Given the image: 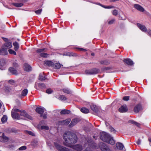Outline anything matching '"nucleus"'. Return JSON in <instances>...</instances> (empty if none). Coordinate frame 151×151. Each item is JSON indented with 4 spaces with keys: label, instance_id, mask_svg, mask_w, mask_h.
I'll return each mask as SVG.
<instances>
[{
    "label": "nucleus",
    "instance_id": "1",
    "mask_svg": "<svg viewBox=\"0 0 151 151\" xmlns=\"http://www.w3.org/2000/svg\"><path fill=\"white\" fill-rule=\"evenodd\" d=\"M63 138L65 140L63 144L68 147H70L71 144L75 143L77 141V137L76 134L70 132L64 133Z\"/></svg>",
    "mask_w": 151,
    "mask_h": 151
},
{
    "label": "nucleus",
    "instance_id": "55",
    "mask_svg": "<svg viewBox=\"0 0 151 151\" xmlns=\"http://www.w3.org/2000/svg\"><path fill=\"white\" fill-rule=\"evenodd\" d=\"M129 123L133 124H135V123H136V122H135L133 120H130L129 121Z\"/></svg>",
    "mask_w": 151,
    "mask_h": 151
},
{
    "label": "nucleus",
    "instance_id": "45",
    "mask_svg": "<svg viewBox=\"0 0 151 151\" xmlns=\"http://www.w3.org/2000/svg\"><path fill=\"white\" fill-rule=\"evenodd\" d=\"M26 146H23L19 148V150H24L26 149Z\"/></svg>",
    "mask_w": 151,
    "mask_h": 151
},
{
    "label": "nucleus",
    "instance_id": "49",
    "mask_svg": "<svg viewBox=\"0 0 151 151\" xmlns=\"http://www.w3.org/2000/svg\"><path fill=\"white\" fill-rule=\"evenodd\" d=\"M13 65L15 68L17 67L18 66V64L16 62L13 63Z\"/></svg>",
    "mask_w": 151,
    "mask_h": 151
},
{
    "label": "nucleus",
    "instance_id": "63",
    "mask_svg": "<svg viewBox=\"0 0 151 151\" xmlns=\"http://www.w3.org/2000/svg\"><path fill=\"white\" fill-rule=\"evenodd\" d=\"M12 132H13L16 133L17 132V131L16 130H15V129H12Z\"/></svg>",
    "mask_w": 151,
    "mask_h": 151
},
{
    "label": "nucleus",
    "instance_id": "18",
    "mask_svg": "<svg viewBox=\"0 0 151 151\" xmlns=\"http://www.w3.org/2000/svg\"><path fill=\"white\" fill-rule=\"evenodd\" d=\"M123 61L126 64L129 65H132L133 64V62L131 59L129 58L125 59Z\"/></svg>",
    "mask_w": 151,
    "mask_h": 151
},
{
    "label": "nucleus",
    "instance_id": "47",
    "mask_svg": "<svg viewBox=\"0 0 151 151\" xmlns=\"http://www.w3.org/2000/svg\"><path fill=\"white\" fill-rule=\"evenodd\" d=\"M113 14L115 16H116L118 14V12L117 10L115 9L112 12Z\"/></svg>",
    "mask_w": 151,
    "mask_h": 151
},
{
    "label": "nucleus",
    "instance_id": "37",
    "mask_svg": "<svg viewBox=\"0 0 151 151\" xmlns=\"http://www.w3.org/2000/svg\"><path fill=\"white\" fill-rule=\"evenodd\" d=\"M40 128L41 129L48 130L49 129V127L48 126H42Z\"/></svg>",
    "mask_w": 151,
    "mask_h": 151
},
{
    "label": "nucleus",
    "instance_id": "17",
    "mask_svg": "<svg viewBox=\"0 0 151 151\" xmlns=\"http://www.w3.org/2000/svg\"><path fill=\"white\" fill-rule=\"evenodd\" d=\"M142 109L141 106L140 104L137 105L134 108V111L135 112L138 113Z\"/></svg>",
    "mask_w": 151,
    "mask_h": 151
},
{
    "label": "nucleus",
    "instance_id": "40",
    "mask_svg": "<svg viewBox=\"0 0 151 151\" xmlns=\"http://www.w3.org/2000/svg\"><path fill=\"white\" fill-rule=\"evenodd\" d=\"M8 51L9 53L11 54H14L15 55H16V52L12 49L9 50Z\"/></svg>",
    "mask_w": 151,
    "mask_h": 151
},
{
    "label": "nucleus",
    "instance_id": "41",
    "mask_svg": "<svg viewBox=\"0 0 151 151\" xmlns=\"http://www.w3.org/2000/svg\"><path fill=\"white\" fill-rule=\"evenodd\" d=\"M88 145L90 146H91V144H93L92 141L91 139H88L87 141Z\"/></svg>",
    "mask_w": 151,
    "mask_h": 151
},
{
    "label": "nucleus",
    "instance_id": "64",
    "mask_svg": "<svg viewBox=\"0 0 151 151\" xmlns=\"http://www.w3.org/2000/svg\"><path fill=\"white\" fill-rule=\"evenodd\" d=\"M98 4L101 6L102 7L104 8V7H105V6H104V5H103L101 4H100V3H98V4Z\"/></svg>",
    "mask_w": 151,
    "mask_h": 151
},
{
    "label": "nucleus",
    "instance_id": "23",
    "mask_svg": "<svg viewBox=\"0 0 151 151\" xmlns=\"http://www.w3.org/2000/svg\"><path fill=\"white\" fill-rule=\"evenodd\" d=\"M9 71L13 74L16 75L17 74V71L15 69L12 67H10L9 69Z\"/></svg>",
    "mask_w": 151,
    "mask_h": 151
},
{
    "label": "nucleus",
    "instance_id": "32",
    "mask_svg": "<svg viewBox=\"0 0 151 151\" xmlns=\"http://www.w3.org/2000/svg\"><path fill=\"white\" fill-rule=\"evenodd\" d=\"M81 111L82 112L85 114L88 113L89 112L88 109L85 108H82Z\"/></svg>",
    "mask_w": 151,
    "mask_h": 151
},
{
    "label": "nucleus",
    "instance_id": "59",
    "mask_svg": "<svg viewBox=\"0 0 151 151\" xmlns=\"http://www.w3.org/2000/svg\"><path fill=\"white\" fill-rule=\"evenodd\" d=\"M141 141L139 139H138V140L137 142V143L138 145H139L140 144Z\"/></svg>",
    "mask_w": 151,
    "mask_h": 151
},
{
    "label": "nucleus",
    "instance_id": "2",
    "mask_svg": "<svg viewBox=\"0 0 151 151\" xmlns=\"http://www.w3.org/2000/svg\"><path fill=\"white\" fill-rule=\"evenodd\" d=\"M100 138L102 141L111 145H113L115 143L114 140L108 134L105 132H103L101 133Z\"/></svg>",
    "mask_w": 151,
    "mask_h": 151
},
{
    "label": "nucleus",
    "instance_id": "38",
    "mask_svg": "<svg viewBox=\"0 0 151 151\" xmlns=\"http://www.w3.org/2000/svg\"><path fill=\"white\" fill-rule=\"evenodd\" d=\"M38 86L40 88H45L46 87V86L45 84L42 83H39Z\"/></svg>",
    "mask_w": 151,
    "mask_h": 151
},
{
    "label": "nucleus",
    "instance_id": "11",
    "mask_svg": "<svg viewBox=\"0 0 151 151\" xmlns=\"http://www.w3.org/2000/svg\"><path fill=\"white\" fill-rule=\"evenodd\" d=\"M70 119H67L62 121H59L58 122V124L62 125H68L70 122Z\"/></svg>",
    "mask_w": 151,
    "mask_h": 151
},
{
    "label": "nucleus",
    "instance_id": "44",
    "mask_svg": "<svg viewBox=\"0 0 151 151\" xmlns=\"http://www.w3.org/2000/svg\"><path fill=\"white\" fill-rule=\"evenodd\" d=\"M42 9H39L38 10H36L35 11V12L38 14H41V12H42Z\"/></svg>",
    "mask_w": 151,
    "mask_h": 151
},
{
    "label": "nucleus",
    "instance_id": "9",
    "mask_svg": "<svg viewBox=\"0 0 151 151\" xmlns=\"http://www.w3.org/2000/svg\"><path fill=\"white\" fill-rule=\"evenodd\" d=\"M11 115L12 117L14 119H22L20 118V115L17 112L14 111H12Z\"/></svg>",
    "mask_w": 151,
    "mask_h": 151
},
{
    "label": "nucleus",
    "instance_id": "13",
    "mask_svg": "<svg viewBox=\"0 0 151 151\" xmlns=\"http://www.w3.org/2000/svg\"><path fill=\"white\" fill-rule=\"evenodd\" d=\"M9 140V138L5 135L4 133H3L1 137V141L4 143H5L7 142Z\"/></svg>",
    "mask_w": 151,
    "mask_h": 151
},
{
    "label": "nucleus",
    "instance_id": "24",
    "mask_svg": "<svg viewBox=\"0 0 151 151\" xmlns=\"http://www.w3.org/2000/svg\"><path fill=\"white\" fill-rule=\"evenodd\" d=\"M116 147L119 150H122L124 148V145L122 143L118 142L116 144Z\"/></svg>",
    "mask_w": 151,
    "mask_h": 151
},
{
    "label": "nucleus",
    "instance_id": "30",
    "mask_svg": "<svg viewBox=\"0 0 151 151\" xmlns=\"http://www.w3.org/2000/svg\"><path fill=\"white\" fill-rule=\"evenodd\" d=\"M38 140L36 139H34L31 142L32 145L35 146L38 145Z\"/></svg>",
    "mask_w": 151,
    "mask_h": 151
},
{
    "label": "nucleus",
    "instance_id": "56",
    "mask_svg": "<svg viewBox=\"0 0 151 151\" xmlns=\"http://www.w3.org/2000/svg\"><path fill=\"white\" fill-rule=\"evenodd\" d=\"M115 21V20L114 19H112L111 20L109 21V24H111L113 23V22H114Z\"/></svg>",
    "mask_w": 151,
    "mask_h": 151
},
{
    "label": "nucleus",
    "instance_id": "3",
    "mask_svg": "<svg viewBox=\"0 0 151 151\" xmlns=\"http://www.w3.org/2000/svg\"><path fill=\"white\" fill-rule=\"evenodd\" d=\"M12 47V43L10 42H6L2 46L1 49V55H7L8 53L7 50Z\"/></svg>",
    "mask_w": 151,
    "mask_h": 151
},
{
    "label": "nucleus",
    "instance_id": "12",
    "mask_svg": "<svg viewBox=\"0 0 151 151\" xmlns=\"http://www.w3.org/2000/svg\"><path fill=\"white\" fill-rule=\"evenodd\" d=\"M90 107L91 110L96 113H98L99 111V109L96 105H91Z\"/></svg>",
    "mask_w": 151,
    "mask_h": 151
},
{
    "label": "nucleus",
    "instance_id": "54",
    "mask_svg": "<svg viewBox=\"0 0 151 151\" xmlns=\"http://www.w3.org/2000/svg\"><path fill=\"white\" fill-rule=\"evenodd\" d=\"M8 82L10 84H12L13 83H14L15 82L14 80H10Z\"/></svg>",
    "mask_w": 151,
    "mask_h": 151
},
{
    "label": "nucleus",
    "instance_id": "29",
    "mask_svg": "<svg viewBox=\"0 0 151 151\" xmlns=\"http://www.w3.org/2000/svg\"><path fill=\"white\" fill-rule=\"evenodd\" d=\"M4 90L6 93H8L10 92L11 90V88L7 86H5Z\"/></svg>",
    "mask_w": 151,
    "mask_h": 151
},
{
    "label": "nucleus",
    "instance_id": "33",
    "mask_svg": "<svg viewBox=\"0 0 151 151\" xmlns=\"http://www.w3.org/2000/svg\"><path fill=\"white\" fill-rule=\"evenodd\" d=\"M28 92V90L27 89H24L22 92V95L24 96H26L27 95Z\"/></svg>",
    "mask_w": 151,
    "mask_h": 151
},
{
    "label": "nucleus",
    "instance_id": "50",
    "mask_svg": "<svg viewBox=\"0 0 151 151\" xmlns=\"http://www.w3.org/2000/svg\"><path fill=\"white\" fill-rule=\"evenodd\" d=\"M12 111H14L15 112H20L21 110H20L19 109H13L12 110Z\"/></svg>",
    "mask_w": 151,
    "mask_h": 151
},
{
    "label": "nucleus",
    "instance_id": "36",
    "mask_svg": "<svg viewBox=\"0 0 151 151\" xmlns=\"http://www.w3.org/2000/svg\"><path fill=\"white\" fill-rule=\"evenodd\" d=\"M59 99L62 100H66V98L63 95H61L60 96Z\"/></svg>",
    "mask_w": 151,
    "mask_h": 151
},
{
    "label": "nucleus",
    "instance_id": "20",
    "mask_svg": "<svg viewBox=\"0 0 151 151\" xmlns=\"http://www.w3.org/2000/svg\"><path fill=\"white\" fill-rule=\"evenodd\" d=\"M24 70L27 71H29L31 70L32 68L31 66L28 64L25 63L24 64Z\"/></svg>",
    "mask_w": 151,
    "mask_h": 151
},
{
    "label": "nucleus",
    "instance_id": "5",
    "mask_svg": "<svg viewBox=\"0 0 151 151\" xmlns=\"http://www.w3.org/2000/svg\"><path fill=\"white\" fill-rule=\"evenodd\" d=\"M99 145L102 151H111L107 145L103 142H100Z\"/></svg>",
    "mask_w": 151,
    "mask_h": 151
},
{
    "label": "nucleus",
    "instance_id": "31",
    "mask_svg": "<svg viewBox=\"0 0 151 151\" xmlns=\"http://www.w3.org/2000/svg\"><path fill=\"white\" fill-rule=\"evenodd\" d=\"M1 62H2V64H1V66H3V68L2 69L1 68V70H5V61L3 59L1 60Z\"/></svg>",
    "mask_w": 151,
    "mask_h": 151
},
{
    "label": "nucleus",
    "instance_id": "4",
    "mask_svg": "<svg viewBox=\"0 0 151 151\" xmlns=\"http://www.w3.org/2000/svg\"><path fill=\"white\" fill-rule=\"evenodd\" d=\"M54 144L56 148L60 151H72L68 148L61 146L57 143H54Z\"/></svg>",
    "mask_w": 151,
    "mask_h": 151
},
{
    "label": "nucleus",
    "instance_id": "15",
    "mask_svg": "<svg viewBox=\"0 0 151 151\" xmlns=\"http://www.w3.org/2000/svg\"><path fill=\"white\" fill-rule=\"evenodd\" d=\"M35 110L37 112L40 114V116L42 117V114L44 112V109L42 108L37 107L36 109Z\"/></svg>",
    "mask_w": 151,
    "mask_h": 151
},
{
    "label": "nucleus",
    "instance_id": "28",
    "mask_svg": "<svg viewBox=\"0 0 151 151\" xmlns=\"http://www.w3.org/2000/svg\"><path fill=\"white\" fill-rule=\"evenodd\" d=\"M70 111L69 110H68L66 109H64L60 111V113L61 114H68L70 113Z\"/></svg>",
    "mask_w": 151,
    "mask_h": 151
},
{
    "label": "nucleus",
    "instance_id": "61",
    "mask_svg": "<svg viewBox=\"0 0 151 151\" xmlns=\"http://www.w3.org/2000/svg\"><path fill=\"white\" fill-rule=\"evenodd\" d=\"M147 32L148 34H149V35H150L151 36V30H147Z\"/></svg>",
    "mask_w": 151,
    "mask_h": 151
},
{
    "label": "nucleus",
    "instance_id": "43",
    "mask_svg": "<svg viewBox=\"0 0 151 151\" xmlns=\"http://www.w3.org/2000/svg\"><path fill=\"white\" fill-rule=\"evenodd\" d=\"M53 91L51 88H49L46 90V93L50 94Z\"/></svg>",
    "mask_w": 151,
    "mask_h": 151
},
{
    "label": "nucleus",
    "instance_id": "58",
    "mask_svg": "<svg viewBox=\"0 0 151 151\" xmlns=\"http://www.w3.org/2000/svg\"><path fill=\"white\" fill-rule=\"evenodd\" d=\"M2 38L3 40L6 42H8V39L6 38H4V37H2Z\"/></svg>",
    "mask_w": 151,
    "mask_h": 151
},
{
    "label": "nucleus",
    "instance_id": "34",
    "mask_svg": "<svg viewBox=\"0 0 151 151\" xmlns=\"http://www.w3.org/2000/svg\"><path fill=\"white\" fill-rule=\"evenodd\" d=\"M47 78H45V76H42L41 74H40L39 75V80L40 81L45 80Z\"/></svg>",
    "mask_w": 151,
    "mask_h": 151
},
{
    "label": "nucleus",
    "instance_id": "16",
    "mask_svg": "<svg viewBox=\"0 0 151 151\" xmlns=\"http://www.w3.org/2000/svg\"><path fill=\"white\" fill-rule=\"evenodd\" d=\"M73 148L78 151H81L82 150V147L81 145L77 144L73 146Z\"/></svg>",
    "mask_w": 151,
    "mask_h": 151
},
{
    "label": "nucleus",
    "instance_id": "42",
    "mask_svg": "<svg viewBox=\"0 0 151 151\" xmlns=\"http://www.w3.org/2000/svg\"><path fill=\"white\" fill-rule=\"evenodd\" d=\"M63 91L64 93L67 94H70L71 92V91H70L67 89H63Z\"/></svg>",
    "mask_w": 151,
    "mask_h": 151
},
{
    "label": "nucleus",
    "instance_id": "53",
    "mask_svg": "<svg viewBox=\"0 0 151 151\" xmlns=\"http://www.w3.org/2000/svg\"><path fill=\"white\" fill-rule=\"evenodd\" d=\"M114 7V6H105V7H104V8H108V9H110V8H112Z\"/></svg>",
    "mask_w": 151,
    "mask_h": 151
},
{
    "label": "nucleus",
    "instance_id": "8",
    "mask_svg": "<svg viewBox=\"0 0 151 151\" xmlns=\"http://www.w3.org/2000/svg\"><path fill=\"white\" fill-rule=\"evenodd\" d=\"M21 114L20 115L24 116L27 119L32 120V118L30 115L27 114V113L24 111L22 110L20 111Z\"/></svg>",
    "mask_w": 151,
    "mask_h": 151
},
{
    "label": "nucleus",
    "instance_id": "27",
    "mask_svg": "<svg viewBox=\"0 0 151 151\" xmlns=\"http://www.w3.org/2000/svg\"><path fill=\"white\" fill-rule=\"evenodd\" d=\"M7 117L6 115H4L3 116L1 119V121L3 123H4L7 122Z\"/></svg>",
    "mask_w": 151,
    "mask_h": 151
},
{
    "label": "nucleus",
    "instance_id": "52",
    "mask_svg": "<svg viewBox=\"0 0 151 151\" xmlns=\"http://www.w3.org/2000/svg\"><path fill=\"white\" fill-rule=\"evenodd\" d=\"M84 129L85 131L87 132H89L90 130V129L87 127H85Z\"/></svg>",
    "mask_w": 151,
    "mask_h": 151
},
{
    "label": "nucleus",
    "instance_id": "26",
    "mask_svg": "<svg viewBox=\"0 0 151 151\" xmlns=\"http://www.w3.org/2000/svg\"><path fill=\"white\" fill-rule=\"evenodd\" d=\"M13 45L14 46V49L16 51H17V50H18L19 47V46L18 43L16 42H15L13 43Z\"/></svg>",
    "mask_w": 151,
    "mask_h": 151
},
{
    "label": "nucleus",
    "instance_id": "60",
    "mask_svg": "<svg viewBox=\"0 0 151 151\" xmlns=\"http://www.w3.org/2000/svg\"><path fill=\"white\" fill-rule=\"evenodd\" d=\"M85 150L86 151H91V149L89 148H86Z\"/></svg>",
    "mask_w": 151,
    "mask_h": 151
},
{
    "label": "nucleus",
    "instance_id": "22",
    "mask_svg": "<svg viewBox=\"0 0 151 151\" xmlns=\"http://www.w3.org/2000/svg\"><path fill=\"white\" fill-rule=\"evenodd\" d=\"M137 26L142 31L144 32H146L147 29L145 26L142 25L141 24L137 23Z\"/></svg>",
    "mask_w": 151,
    "mask_h": 151
},
{
    "label": "nucleus",
    "instance_id": "46",
    "mask_svg": "<svg viewBox=\"0 0 151 151\" xmlns=\"http://www.w3.org/2000/svg\"><path fill=\"white\" fill-rule=\"evenodd\" d=\"M129 96H125L123 98V99L125 101H128L129 99Z\"/></svg>",
    "mask_w": 151,
    "mask_h": 151
},
{
    "label": "nucleus",
    "instance_id": "19",
    "mask_svg": "<svg viewBox=\"0 0 151 151\" xmlns=\"http://www.w3.org/2000/svg\"><path fill=\"white\" fill-rule=\"evenodd\" d=\"M79 121L77 119H73L72 120L70 124L69 125V126L70 127H72L76 125Z\"/></svg>",
    "mask_w": 151,
    "mask_h": 151
},
{
    "label": "nucleus",
    "instance_id": "25",
    "mask_svg": "<svg viewBox=\"0 0 151 151\" xmlns=\"http://www.w3.org/2000/svg\"><path fill=\"white\" fill-rule=\"evenodd\" d=\"M61 66H63V65L60 64V63H56L55 64H54V65L52 67H53L54 68L56 69H59Z\"/></svg>",
    "mask_w": 151,
    "mask_h": 151
},
{
    "label": "nucleus",
    "instance_id": "35",
    "mask_svg": "<svg viewBox=\"0 0 151 151\" xmlns=\"http://www.w3.org/2000/svg\"><path fill=\"white\" fill-rule=\"evenodd\" d=\"M14 5L17 7H20L23 6V4L22 3H17L13 4Z\"/></svg>",
    "mask_w": 151,
    "mask_h": 151
},
{
    "label": "nucleus",
    "instance_id": "21",
    "mask_svg": "<svg viewBox=\"0 0 151 151\" xmlns=\"http://www.w3.org/2000/svg\"><path fill=\"white\" fill-rule=\"evenodd\" d=\"M44 64L48 66L52 67L54 65V63L50 60H45L44 61Z\"/></svg>",
    "mask_w": 151,
    "mask_h": 151
},
{
    "label": "nucleus",
    "instance_id": "14",
    "mask_svg": "<svg viewBox=\"0 0 151 151\" xmlns=\"http://www.w3.org/2000/svg\"><path fill=\"white\" fill-rule=\"evenodd\" d=\"M134 7L137 9L138 10L143 12L145 11V9L143 8L140 5L138 4H135L134 5Z\"/></svg>",
    "mask_w": 151,
    "mask_h": 151
},
{
    "label": "nucleus",
    "instance_id": "57",
    "mask_svg": "<svg viewBox=\"0 0 151 151\" xmlns=\"http://www.w3.org/2000/svg\"><path fill=\"white\" fill-rule=\"evenodd\" d=\"M46 115L47 114L46 113H45L43 115H42V116L44 119H45L47 118Z\"/></svg>",
    "mask_w": 151,
    "mask_h": 151
},
{
    "label": "nucleus",
    "instance_id": "51",
    "mask_svg": "<svg viewBox=\"0 0 151 151\" xmlns=\"http://www.w3.org/2000/svg\"><path fill=\"white\" fill-rule=\"evenodd\" d=\"M77 49L79 50L80 51H83L84 52H85L86 51V50L81 48H76Z\"/></svg>",
    "mask_w": 151,
    "mask_h": 151
},
{
    "label": "nucleus",
    "instance_id": "7",
    "mask_svg": "<svg viewBox=\"0 0 151 151\" xmlns=\"http://www.w3.org/2000/svg\"><path fill=\"white\" fill-rule=\"evenodd\" d=\"M99 71V70L96 68H93L89 70H85V72L87 74H94L98 73Z\"/></svg>",
    "mask_w": 151,
    "mask_h": 151
},
{
    "label": "nucleus",
    "instance_id": "6",
    "mask_svg": "<svg viewBox=\"0 0 151 151\" xmlns=\"http://www.w3.org/2000/svg\"><path fill=\"white\" fill-rule=\"evenodd\" d=\"M46 49L43 48L37 49L36 52L40 53V56L44 58H46L48 57V54L47 53L43 52H46Z\"/></svg>",
    "mask_w": 151,
    "mask_h": 151
},
{
    "label": "nucleus",
    "instance_id": "62",
    "mask_svg": "<svg viewBox=\"0 0 151 151\" xmlns=\"http://www.w3.org/2000/svg\"><path fill=\"white\" fill-rule=\"evenodd\" d=\"M134 124L137 127H139V124L136 122V123H135Z\"/></svg>",
    "mask_w": 151,
    "mask_h": 151
},
{
    "label": "nucleus",
    "instance_id": "39",
    "mask_svg": "<svg viewBox=\"0 0 151 151\" xmlns=\"http://www.w3.org/2000/svg\"><path fill=\"white\" fill-rule=\"evenodd\" d=\"M26 133H28V134L30 135L33 136H35V134L32 132L30 131H28L26 130L25 131Z\"/></svg>",
    "mask_w": 151,
    "mask_h": 151
},
{
    "label": "nucleus",
    "instance_id": "10",
    "mask_svg": "<svg viewBox=\"0 0 151 151\" xmlns=\"http://www.w3.org/2000/svg\"><path fill=\"white\" fill-rule=\"evenodd\" d=\"M119 111L120 112H125L128 111V108L126 105L122 106L119 109Z\"/></svg>",
    "mask_w": 151,
    "mask_h": 151
},
{
    "label": "nucleus",
    "instance_id": "48",
    "mask_svg": "<svg viewBox=\"0 0 151 151\" xmlns=\"http://www.w3.org/2000/svg\"><path fill=\"white\" fill-rule=\"evenodd\" d=\"M110 131L111 132H113L114 133L116 131L115 129L113 128L112 127L110 126Z\"/></svg>",
    "mask_w": 151,
    "mask_h": 151
}]
</instances>
